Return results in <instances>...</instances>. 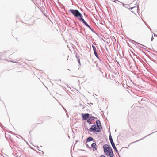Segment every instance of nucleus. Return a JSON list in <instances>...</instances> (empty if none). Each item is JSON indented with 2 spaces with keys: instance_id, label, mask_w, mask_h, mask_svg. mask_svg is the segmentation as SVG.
I'll list each match as a JSON object with an SVG mask.
<instances>
[{
  "instance_id": "nucleus-28",
  "label": "nucleus",
  "mask_w": 157,
  "mask_h": 157,
  "mask_svg": "<svg viewBox=\"0 0 157 157\" xmlns=\"http://www.w3.org/2000/svg\"><path fill=\"white\" fill-rule=\"evenodd\" d=\"M80 150H81V151H85L84 150L80 149Z\"/></svg>"
},
{
  "instance_id": "nucleus-20",
  "label": "nucleus",
  "mask_w": 157,
  "mask_h": 157,
  "mask_svg": "<svg viewBox=\"0 0 157 157\" xmlns=\"http://www.w3.org/2000/svg\"><path fill=\"white\" fill-rule=\"evenodd\" d=\"M86 25L89 28H90V26L88 24H87Z\"/></svg>"
},
{
  "instance_id": "nucleus-17",
  "label": "nucleus",
  "mask_w": 157,
  "mask_h": 157,
  "mask_svg": "<svg viewBox=\"0 0 157 157\" xmlns=\"http://www.w3.org/2000/svg\"><path fill=\"white\" fill-rule=\"evenodd\" d=\"M123 6H124V7H125L126 8H128V6L129 7V6L128 5L124 4V3L123 4Z\"/></svg>"
},
{
  "instance_id": "nucleus-29",
  "label": "nucleus",
  "mask_w": 157,
  "mask_h": 157,
  "mask_svg": "<svg viewBox=\"0 0 157 157\" xmlns=\"http://www.w3.org/2000/svg\"><path fill=\"white\" fill-rule=\"evenodd\" d=\"M114 2H116V1H114Z\"/></svg>"
},
{
  "instance_id": "nucleus-26",
  "label": "nucleus",
  "mask_w": 157,
  "mask_h": 157,
  "mask_svg": "<svg viewBox=\"0 0 157 157\" xmlns=\"http://www.w3.org/2000/svg\"><path fill=\"white\" fill-rule=\"evenodd\" d=\"M134 8V7H131L130 8H129V9H132L133 8Z\"/></svg>"
},
{
  "instance_id": "nucleus-18",
  "label": "nucleus",
  "mask_w": 157,
  "mask_h": 157,
  "mask_svg": "<svg viewBox=\"0 0 157 157\" xmlns=\"http://www.w3.org/2000/svg\"><path fill=\"white\" fill-rule=\"evenodd\" d=\"M86 147L87 148H90V147L89 146V145H88V144H86Z\"/></svg>"
},
{
  "instance_id": "nucleus-10",
  "label": "nucleus",
  "mask_w": 157,
  "mask_h": 157,
  "mask_svg": "<svg viewBox=\"0 0 157 157\" xmlns=\"http://www.w3.org/2000/svg\"><path fill=\"white\" fill-rule=\"evenodd\" d=\"M94 54L97 58L100 61H101L100 59L99 58V56L97 54V52L96 51H95L94 52Z\"/></svg>"
},
{
  "instance_id": "nucleus-16",
  "label": "nucleus",
  "mask_w": 157,
  "mask_h": 157,
  "mask_svg": "<svg viewBox=\"0 0 157 157\" xmlns=\"http://www.w3.org/2000/svg\"><path fill=\"white\" fill-rule=\"evenodd\" d=\"M87 122L89 124H90L91 123V121L90 120L89 118L87 120Z\"/></svg>"
},
{
  "instance_id": "nucleus-15",
  "label": "nucleus",
  "mask_w": 157,
  "mask_h": 157,
  "mask_svg": "<svg viewBox=\"0 0 157 157\" xmlns=\"http://www.w3.org/2000/svg\"><path fill=\"white\" fill-rule=\"evenodd\" d=\"M92 47L93 49L94 52H95V51H96V47H95V46L92 45Z\"/></svg>"
},
{
  "instance_id": "nucleus-31",
  "label": "nucleus",
  "mask_w": 157,
  "mask_h": 157,
  "mask_svg": "<svg viewBox=\"0 0 157 157\" xmlns=\"http://www.w3.org/2000/svg\"><path fill=\"white\" fill-rule=\"evenodd\" d=\"M100 129H101V128H101V127L100 126Z\"/></svg>"
},
{
  "instance_id": "nucleus-1",
  "label": "nucleus",
  "mask_w": 157,
  "mask_h": 157,
  "mask_svg": "<svg viewBox=\"0 0 157 157\" xmlns=\"http://www.w3.org/2000/svg\"><path fill=\"white\" fill-rule=\"evenodd\" d=\"M104 153L110 157H113L114 154L112 149L107 144H105L103 146Z\"/></svg>"
},
{
  "instance_id": "nucleus-21",
  "label": "nucleus",
  "mask_w": 157,
  "mask_h": 157,
  "mask_svg": "<svg viewBox=\"0 0 157 157\" xmlns=\"http://www.w3.org/2000/svg\"><path fill=\"white\" fill-rule=\"evenodd\" d=\"M86 25L89 28H90V26L88 24H87Z\"/></svg>"
},
{
  "instance_id": "nucleus-19",
  "label": "nucleus",
  "mask_w": 157,
  "mask_h": 157,
  "mask_svg": "<svg viewBox=\"0 0 157 157\" xmlns=\"http://www.w3.org/2000/svg\"><path fill=\"white\" fill-rule=\"evenodd\" d=\"M86 25L89 28H90V26L88 24H87Z\"/></svg>"
},
{
  "instance_id": "nucleus-8",
  "label": "nucleus",
  "mask_w": 157,
  "mask_h": 157,
  "mask_svg": "<svg viewBox=\"0 0 157 157\" xmlns=\"http://www.w3.org/2000/svg\"><path fill=\"white\" fill-rule=\"evenodd\" d=\"M91 147L93 148V151H94L97 150L96 144L95 143H93L91 144Z\"/></svg>"
},
{
  "instance_id": "nucleus-4",
  "label": "nucleus",
  "mask_w": 157,
  "mask_h": 157,
  "mask_svg": "<svg viewBox=\"0 0 157 157\" xmlns=\"http://www.w3.org/2000/svg\"><path fill=\"white\" fill-rule=\"evenodd\" d=\"M109 139L110 140L111 144L113 148L115 150L116 152L119 154L118 150H117V148L115 146V144L113 141L111 134H110L109 136Z\"/></svg>"
},
{
  "instance_id": "nucleus-12",
  "label": "nucleus",
  "mask_w": 157,
  "mask_h": 157,
  "mask_svg": "<svg viewBox=\"0 0 157 157\" xmlns=\"http://www.w3.org/2000/svg\"><path fill=\"white\" fill-rule=\"evenodd\" d=\"M154 133V132H153V133H151V134H149V135H147L146 136H145L144 137V138H142V139H140V140H138L136 141H134V142H133L132 143H136V142H138V141H140V140H142L144 138H145V137H147V136H149V135H151V134H152V133Z\"/></svg>"
},
{
  "instance_id": "nucleus-27",
  "label": "nucleus",
  "mask_w": 157,
  "mask_h": 157,
  "mask_svg": "<svg viewBox=\"0 0 157 157\" xmlns=\"http://www.w3.org/2000/svg\"><path fill=\"white\" fill-rule=\"evenodd\" d=\"M154 36H156L157 37V35L155 34H154Z\"/></svg>"
},
{
  "instance_id": "nucleus-3",
  "label": "nucleus",
  "mask_w": 157,
  "mask_h": 157,
  "mask_svg": "<svg viewBox=\"0 0 157 157\" xmlns=\"http://www.w3.org/2000/svg\"><path fill=\"white\" fill-rule=\"evenodd\" d=\"M88 132H93L94 133L99 132H100V128H98L96 124H93L90 129L88 130Z\"/></svg>"
},
{
  "instance_id": "nucleus-14",
  "label": "nucleus",
  "mask_w": 157,
  "mask_h": 157,
  "mask_svg": "<svg viewBox=\"0 0 157 157\" xmlns=\"http://www.w3.org/2000/svg\"><path fill=\"white\" fill-rule=\"evenodd\" d=\"M76 57H77V61H78V62L79 65H81V63H80V59L79 58V57L77 56Z\"/></svg>"
},
{
  "instance_id": "nucleus-2",
  "label": "nucleus",
  "mask_w": 157,
  "mask_h": 157,
  "mask_svg": "<svg viewBox=\"0 0 157 157\" xmlns=\"http://www.w3.org/2000/svg\"><path fill=\"white\" fill-rule=\"evenodd\" d=\"M69 11L72 13L74 16L77 17L78 19L79 18V17H82V14L76 9H70L69 10Z\"/></svg>"
},
{
  "instance_id": "nucleus-23",
  "label": "nucleus",
  "mask_w": 157,
  "mask_h": 157,
  "mask_svg": "<svg viewBox=\"0 0 157 157\" xmlns=\"http://www.w3.org/2000/svg\"><path fill=\"white\" fill-rule=\"evenodd\" d=\"M154 39V38L153 37V36H152V37H151V41H153V40Z\"/></svg>"
},
{
  "instance_id": "nucleus-6",
  "label": "nucleus",
  "mask_w": 157,
  "mask_h": 157,
  "mask_svg": "<svg viewBox=\"0 0 157 157\" xmlns=\"http://www.w3.org/2000/svg\"><path fill=\"white\" fill-rule=\"evenodd\" d=\"M82 17H79L78 18V19L80 21H81L85 25H86L87 23L85 21L83 18Z\"/></svg>"
},
{
  "instance_id": "nucleus-5",
  "label": "nucleus",
  "mask_w": 157,
  "mask_h": 157,
  "mask_svg": "<svg viewBox=\"0 0 157 157\" xmlns=\"http://www.w3.org/2000/svg\"><path fill=\"white\" fill-rule=\"evenodd\" d=\"M90 114L88 113H85L82 114V118L83 120H86L89 118Z\"/></svg>"
},
{
  "instance_id": "nucleus-11",
  "label": "nucleus",
  "mask_w": 157,
  "mask_h": 157,
  "mask_svg": "<svg viewBox=\"0 0 157 157\" xmlns=\"http://www.w3.org/2000/svg\"><path fill=\"white\" fill-rule=\"evenodd\" d=\"M133 41L136 43L137 44V46L139 47H140V48H142V46H144V45L137 42H136L134 41Z\"/></svg>"
},
{
  "instance_id": "nucleus-25",
  "label": "nucleus",
  "mask_w": 157,
  "mask_h": 157,
  "mask_svg": "<svg viewBox=\"0 0 157 157\" xmlns=\"http://www.w3.org/2000/svg\"><path fill=\"white\" fill-rule=\"evenodd\" d=\"M6 61H7L9 62V59H6Z\"/></svg>"
},
{
  "instance_id": "nucleus-13",
  "label": "nucleus",
  "mask_w": 157,
  "mask_h": 157,
  "mask_svg": "<svg viewBox=\"0 0 157 157\" xmlns=\"http://www.w3.org/2000/svg\"><path fill=\"white\" fill-rule=\"evenodd\" d=\"M91 121L94 120L95 119H97L96 117H95L94 116H91V117H90L89 118Z\"/></svg>"
},
{
  "instance_id": "nucleus-33",
  "label": "nucleus",
  "mask_w": 157,
  "mask_h": 157,
  "mask_svg": "<svg viewBox=\"0 0 157 157\" xmlns=\"http://www.w3.org/2000/svg\"><path fill=\"white\" fill-rule=\"evenodd\" d=\"M10 133H12V132L11 131H10Z\"/></svg>"
},
{
  "instance_id": "nucleus-9",
  "label": "nucleus",
  "mask_w": 157,
  "mask_h": 157,
  "mask_svg": "<svg viewBox=\"0 0 157 157\" xmlns=\"http://www.w3.org/2000/svg\"><path fill=\"white\" fill-rule=\"evenodd\" d=\"M94 140L93 138L91 137H88L86 140V142H90L91 141H93Z\"/></svg>"
},
{
  "instance_id": "nucleus-30",
  "label": "nucleus",
  "mask_w": 157,
  "mask_h": 157,
  "mask_svg": "<svg viewBox=\"0 0 157 157\" xmlns=\"http://www.w3.org/2000/svg\"><path fill=\"white\" fill-rule=\"evenodd\" d=\"M115 1H118V2H119L117 0H115Z\"/></svg>"
},
{
  "instance_id": "nucleus-7",
  "label": "nucleus",
  "mask_w": 157,
  "mask_h": 157,
  "mask_svg": "<svg viewBox=\"0 0 157 157\" xmlns=\"http://www.w3.org/2000/svg\"><path fill=\"white\" fill-rule=\"evenodd\" d=\"M96 126L98 128H100V126L101 127V128H102V127L100 123V121L98 120L96 121Z\"/></svg>"
},
{
  "instance_id": "nucleus-22",
  "label": "nucleus",
  "mask_w": 157,
  "mask_h": 157,
  "mask_svg": "<svg viewBox=\"0 0 157 157\" xmlns=\"http://www.w3.org/2000/svg\"><path fill=\"white\" fill-rule=\"evenodd\" d=\"M93 32H94V31L93 29H92L91 27H90V28H89Z\"/></svg>"
},
{
  "instance_id": "nucleus-24",
  "label": "nucleus",
  "mask_w": 157,
  "mask_h": 157,
  "mask_svg": "<svg viewBox=\"0 0 157 157\" xmlns=\"http://www.w3.org/2000/svg\"><path fill=\"white\" fill-rule=\"evenodd\" d=\"M100 157H105V156H104L103 155H102Z\"/></svg>"
},
{
  "instance_id": "nucleus-34",
  "label": "nucleus",
  "mask_w": 157,
  "mask_h": 157,
  "mask_svg": "<svg viewBox=\"0 0 157 157\" xmlns=\"http://www.w3.org/2000/svg\"><path fill=\"white\" fill-rule=\"evenodd\" d=\"M10 62H12V61H10Z\"/></svg>"
},
{
  "instance_id": "nucleus-32",
  "label": "nucleus",
  "mask_w": 157,
  "mask_h": 157,
  "mask_svg": "<svg viewBox=\"0 0 157 157\" xmlns=\"http://www.w3.org/2000/svg\"><path fill=\"white\" fill-rule=\"evenodd\" d=\"M143 99H142L141 100L142 101V100H143Z\"/></svg>"
}]
</instances>
